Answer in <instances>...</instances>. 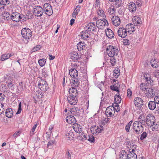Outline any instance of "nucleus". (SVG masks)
<instances>
[{
	"label": "nucleus",
	"mask_w": 159,
	"mask_h": 159,
	"mask_svg": "<svg viewBox=\"0 0 159 159\" xmlns=\"http://www.w3.org/2000/svg\"><path fill=\"white\" fill-rule=\"evenodd\" d=\"M80 137L81 138V139L83 140H85L87 139V135L84 134V133H82L80 135Z\"/></svg>",
	"instance_id": "3c124183"
},
{
	"label": "nucleus",
	"mask_w": 159,
	"mask_h": 159,
	"mask_svg": "<svg viewBox=\"0 0 159 159\" xmlns=\"http://www.w3.org/2000/svg\"><path fill=\"white\" fill-rule=\"evenodd\" d=\"M3 107L4 105L0 103V115L5 110L3 108Z\"/></svg>",
	"instance_id": "8fccbe9b"
},
{
	"label": "nucleus",
	"mask_w": 159,
	"mask_h": 159,
	"mask_svg": "<svg viewBox=\"0 0 159 159\" xmlns=\"http://www.w3.org/2000/svg\"><path fill=\"white\" fill-rule=\"evenodd\" d=\"M72 83H73V86L75 87H78L80 84L81 81L80 79L79 78H73L72 79Z\"/></svg>",
	"instance_id": "a878e982"
},
{
	"label": "nucleus",
	"mask_w": 159,
	"mask_h": 159,
	"mask_svg": "<svg viewBox=\"0 0 159 159\" xmlns=\"http://www.w3.org/2000/svg\"><path fill=\"white\" fill-rule=\"evenodd\" d=\"M12 56V55L11 54L5 53L1 55L0 60L2 61H4Z\"/></svg>",
	"instance_id": "2f4dec72"
},
{
	"label": "nucleus",
	"mask_w": 159,
	"mask_h": 159,
	"mask_svg": "<svg viewBox=\"0 0 159 159\" xmlns=\"http://www.w3.org/2000/svg\"><path fill=\"white\" fill-rule=\"evenodd\" d=\"M69 74L71 77L73 78L78 76V71L75 68H71L69 71Z\"/></svg>",
	"instance_id": "5701e85b"
},
{
	"label": "nucleus",
	"mask_w": 159,
	"mask_h": 159,
	"mask_svg": "<svg viewBox=\"0 0 159 159\" xmlns=\"http://www.w3.org/2000/svg\"><path fill=\"white\" fill-rule=\"evenodd\" d=\"M72 126L74 130L76 133H80L82 132V127L80 125L75 124V125H73Z\"/></svg>",
	"instance_id": "412c9836"
},
{
	"label": "nucleus",
	"mask_w": 159,
	"mask_h": 159,
	"mask_svg": "<svg viewBox=\"0 0 159 159\" xmlns=\"http://www.w3.org/2000/svg\"><path fill=\"white\" fill-rule=\"evenodd\" d=\"M86 45L84 42H80L77 44V49L80 51L83 50L85 48Z\"/></svg>",
	"instance_id": "c756f323"
},
{
	"label": "nucleus",
	"mask_w": 159,
	"mask_h": 159,
	"mask_svg": "<svg viewBox=\"0 0 159 159\" xmlns=\"http://www.w3.org/2000/svg\"><path fill=\"white\" fill-rule=\"evenodd\" d=\"M86 29L88 31H90V33H91V31H93L94 32H96L97 30V28L96 26L93 23H89L86 26Z\"/></svg>",
	"instance_id": "9b49d317"
},
{
	"label": "nucleus",
	"mask_w": 159,
	"mask_h": 159,
	"mask_svg": "<svg viewBox=\"0 0 159 159\" xmlns=\"http://www.w3.org/2000/svg\"><path fill=\"white\" fill-rule=\"evenodd\" d=\"M133 120H131L126 125L125 127V130L127 132H129V129L131 125V124L133 123Z\"/></svg>",
	"instance_id": "4c0bfd02"
},
{
	"label": "nucleus",
	"mask_w": 159,
	"mask_h": 159,
	"mask_svg": "<svg viewBox=\"0 0 159 159\" xmlns=\"http://www.w3.org/2000/svg\"><path fill=\"white\" fill-rule=\"evenodd\" d=\"M4 98V95L2 93H0V102H2Z\"/></svg>",
	"instance_id": "0e129e2a"
},
{
	"label": "nucleus",
	"mask_w": 159,
	"mask_h": 159,
	"mask_svg": "<svg viewBox=\"0 0 159 159\" xmlns=\"http://www.w3.org/2000/svg\"><path fill=\"white\" fill-rule=\"evenodd\" d=\"M66 121L70 124L75 125L76 122L75 118L72 116H68L66 118Z\"/></svg>",
	"instance_id": "6ab92c4d"
},
{
	"label": "nucleus",
	"mask_w": 159,
	"mask_h": 159,
	"mask_svg": "<svg viewBox=\"0 0 159 159\" xmlns=\"http://www.w3.org/2000/svg\"><path fill=\"white\" fill-rule=\"evenodd\" d=\"M146 120L147 125L150 126L153 125L155 121V117L152 115H148Z\"/></svg>",
	"instance_id": "423d86ee"
},
{
	"label": "nucleus",
	"mask_w": 159,
	"mask_h": 159,
	"mask_svg": "<svg viewBox=\"0 0 159 159\" xmlns=\"http://www.w3.org/2000/svg\"><path fill=\"white\" fill-rule=\"evenodd\" d=\"M19 89H20V90H21V91H23V90L24 88L22 82H21L19 83Z\"/></svg>",
	"instance_id": "6e6d98bb"
},
{
	"label": "nucleus",
	"mask_w": 159,
	"mask_h": 159,
	"mask_svg": "<svg viewBox=\"0 0 159 159\" xmlns=\"http://www.w3.org/2000/svg\"><path fill=\"white\" fill-rule=\"evenodd\" d=\"M118 35L122 38H124L127 35V30L124 28H120L117 31Z\"/></svg>",
	"instance_id": "f8f14e48"
},
{
	"label": "nucleus",
	"mask_w": 159,
	"mask_h": 159,
	"mask_svg": "<svg viewBox=\"0 0 159 159\" xmlns=\"http://www.w3.org/2000/svg\"><path fill=\"white\" fill-rule=\"evenodd\" d=\"M82 33L83 34L81 35V36L82 39L87 41L91 39V33H90V31H88V30H86L83 31Z\"/></svg>",
	"instance_id": "9d476101"
},
{
	"label": "nucleus",
	"mask_w": 159,
	"mask_h": 159,
	"mask_svg": "<svg viewBox=\"0 0 159 159\" xmlns=\"http://www.w3.org/2000/svg\"><path fill=\"white\" fill-rule=\"evenodd\" d=\"M130 28H131V30H129L128 32L129 33L131 31L132 32H134L135 30V28L134 26V25L132 24H130Z\"/></svg>",
	"instance_id": "5fc2aeb1"
},
{
	"label": "nucleus",
	"mask_w": 159,
	"mask_h": 159,
	"mask_svg": "<svg viewBox=\"0 0 159 159\" xmlns=\"http://www.w3.org/2000/svg\"><path fill=\"white\" fill-rule=\"evenodd\" d=\"M90 130L94 135H98L99 133V128L96 125L92 126Z\"/></svg>",
	"instance_id": "a211bd4d"
},
{
	"label": "nucleus",
	"mask_w": 159,
	"mask_h": 159,
	"mask_svg": "<svg viewBox=\"0 0 159 159\" xmlns=\"http://www.w3.org/2000/svg\"><path fill=\"white\" fill-rule=\"evenodd\" d=\"M100 16L105 18L106 16L104 13V11L102 9H100Z\"/></svg>",
	"instance_id": "864d4df0"
},
{
	"label": "nucleus",
	"mask_w": 159,
	"mask_h": 159,
	"mask_svg": "<svg viewBox=\"0 0 159 159\" xmlns=\"http://www.w3.org/2000/svg\"><path fill=\"white\" fill-rule=\"evenodd\" d=\"M119 159H128V153L125 150L120 151L119 155Z\"/></svg>",
	"instance_id": "b1692460"
},
{
	"label": "nucleus",
	"mask_w": 159,
	"mask_h": 159,
	"mask_svg": "<svg viewBox=\"0 0 159 159\" xmlns=\"http://www.w3.org/2000/svg\"><path fill=\"white\" fill-rule=\"evenodd\" d=\"M147 133L145 132H143L141 135V136L140 138V140H143L147 137Z\"/></svg>",
	"instance_id": "a18cd8bd"
},
{
	"label": "nucleus",
	"mask_w": 159,
	"mask_h": 159,
	"mask_svg": "<svg viewBox=\"0 0 159 159\" xmlns=\"http://www.w3.org/2000/svg\"><path fill=\"white\" fill-rule=\"evenodd\" d=\"M144 77L145 79V80L148 82V84L151 83V79L150 77L149 74H145L144 75Z\"/></svg>",
	"instance_id": "79ce46f5"
},
{
	"label": "nucleus",
	"mask_w": 159,
	"mask_h": 159,
	"mask_svg": "<svg viewBox=\"0 0 159 159\" xmlns=\"http://www.w3.org/2000/svg\"><path fill=\"white\" fill-rule=\"evenodd\" d=\"M154 101L157 104H159V96H156L154 98Z\"/></svg>",
	"instance_id": "338daca9"
},
{
	"label": "nucleus",
	"mask_w": 159,
	"mask_h": 159,
	"mask_svg": "<svg viewBox=\"0 0 159 159\" xmlns=\"http://www.w3.org/2000/svg\"><path fill=\"white\" fill-rule=\"evenodd\" d=\"M99 0H96L95 2L94 3L93 6L95 8H97L98 7L99 5Z\"/></svg>",
	"instance_id": "13d9d810"
},
{
	"label": "nucleus",
	"mask_w": 159,
	"mask_h": 159,
	"mask_svg": "<svg viewBox=\"0 0 159 159\" xmlns=\"http://www.w3.org/2000/svg\"><path fill=\"white\" fill-rule=\"evenodd\" d=\"M135 150L132 149L131 151H129L128 153V159H136L137 156L134 152Z\"/></svg>",
	"instance_id": "bb28decb"
},
{
	"label": "nucleus",
	"mask_w": 159,
	"mask_h": 159,
	"mask_svg": "<svg viewBox=\"0 0 159 159\" xmlns=\"http://www.w3.org/2000/svg\"><path fill=\"white\" fill-rule=\"evenodd\" d=\"M107 36L109 39H112L114 37V34L112 30L110 29L107 28L105 30Z\"/></svg>",
	"instance_id": "4be33fe9"
},
{
	"label": "nucleus",
	"mask_w": 159,
	"mask_h": 159,
	"mask_svg": "<svg viewBox=\"0 0 159 159\" xmlns=\"http://www.w3.org/2000/svg\"><path fill=\"white\" fill-rule=\"evenodd\" d=\"M38 87L41 90L44 92L46 91L49 88L46 81L42 79L39 81Z\"/></svg>",
	"instance_id": "39448f33"
},
{
	"label": "nucleus",
	"mask_w": 159,
	"mask_h": 159,
	"mask_svg": "<svg viewBox=\"0 0 159 159\" xmlns=\"http://www.w3.org/2000/svg\"><path fill=\"white\" fill-rule=\"evenodd\" d=\"M133 129L137 134L141 133L143 131V127L138 121H135L133 124Z\"/></svg>",
	"instance_id": "f03ea898"
},
{
	"label": "nucleus",
	"mask_w": 159,
	"mask_h": 159,
	"mask_svg": "<svg viewBox=\"0 0 159 159\" xmlns=\"http://www.w3.org/2000/svg\"><path fill=\"white\" fill-rule=\"evenodd\" d=\"M134 102L135 106L138 107H141L143 104V100L140 98H135Z\"/></svg>",
	"instance_id": "f3484780"
},
{
	"label": "nucleus",
	"mask_w": 159,
	"mask_h": 159,
	"mask_svg": "<svg viewBox=\"0 0 159 159\" xmlns=\"http://www.w3.org/2000/svg\"><path fill=\"white\" fill-rule=\"evenodd\" d=\"M51 5L48 3H46L44 4L43 6V10H45L46 9H48V8H50L51 7Z\"/></svg>",
	"instance_id": "09e8293b"
},
{
	"label": "nucleus",
	"mask_w": 159,
	"mask_h": 159,
	"mask_svg": "<svg viewBox=\"0 0 159 159\" xmlns=\"http://www.w3.org/2000/svg\"><path fill=\"white\" fill-rule=\"evenodd\" d=\"M120 74V70L118 68H117L114 70V75L116 78L118 77Z\"/></svg>",
	"instance_id": "a19ab883"
},
{
	"label": "nucleus",
	"mask_w": 159,
	"mask_h": 159,
	"mask_svg": "<svg viewBox=\"0 0 159 159\" xmlns=\"http://www.w3.org/2000/svg\"><path fill=\"white\" fill-rule=\"evenodd\" d=\"M71 155L70 154L69 151H67L66 154V157L67 159H71Z\"/></svg>",
	"instance_id": "052dcab7"
},
{
	"label": "nucleus",
	"mask_w": 159,
	"mask_h": 159,
	"mask_svg": "<svg viewBox=\"0 0 159 159\" xmlns=\"http://www.w3.org/2000/svg\"><path fill=\"white\" fill-rule=\"evenodd\" d=\"M67 100L68 102L71 105H75L77 103V100L76 97H73L72 95H70L67 97Z\"/></svg>",
	"instance_id": "dca6fc26"
},
{
	"label": "nucleus",
	"mask_w": 159,
	"mask_h": 159,
	"mask_svg": "<svg viewBox=\"0 0 159 159\" xmlns=\"http://www.w3.org/2000/svg\"><path fill=\"white\" fill-rule=\"evenodd\" d=\"M21 33L22 37L25 40L24 41L25 43H28V40L30 39L32 36V33L31 30L29 28H25L22 30Z\"/></svg>",
	"instance_id": "f257e3e1"
},
{
	"label": "nucleus",
	"mask_w": 159,
	"mask_h": 159,
	"mask_svg": "<svg viewBox=\"0 0 159 159\" xmlns=\"http://www.w3.org/2000/svg\"><path fill=\"white\" fill-rule=\"evenodd\" d=\"M116 10V9L114 6H111L108 8V12L110 14L113 15L115 13Z\"/></svg>",
	"instance_id": "e433bc0d"
},
{
	"label": "nucleus",
	"mask_w": 159,
	"mask_h": 159,
	"mask_svg": "<svg viewBox=\"0 0 159 159\" xmlns=\"http://www.w3.org/2000/svg\"><path fill=\"white\" fill-rule=\"evenodd\" d=\"M66 135L67 137L66 138L69 140H70L71 138H73L74 136L73 133L70 131H67L66 133Z\"/></svg>",
	"instance_id": "c9c22d12"
},
{
	"label": "nucleus",
	"mask_w": 159,
	"mask_h": 159,
	"mask_svg": "<svg viewBox=\"0 0 159 159\" xmlns=\"http://www.w3.org/2000/svg\"><path fill=\"white\" fill-rule=\"evenodd\" d=\"M115 112V108L113 106H109L106 109L105 114L107 117H111L114 116Z\"/></svg>",
	"instance_id": "1a4fd4ad"
},
{
	"label": "nucleus",
	"mask_w": 159,
	"mask_h": 159,
	"mask_svg": "<svg viewBox=\"0 0 159 159\" xmlns=\"http://www.w3.org/2000/svg\"><path fill=\"white\" fill-rule=\"evenodd\" d=\"M5 113L6 116L9 118H10L13 115V112L11 108H8L6 110Z\"/></svg>",
	"instance_id": "c85d7f7f"
},
{
	"label": "nucleus",
	"mask_w": 159,
	"mask_h": 159,
	"mask_svg": "<svg viewBox=\"0 0 159 159\" xmlns=\"http://www.w3.org/2000/svg\"><path fill=\"white\" fill-rule=\"evenodd\" d=\"M123 42L124 45H128L129 44V41L128 39H124L123 40Z\"/></svg>",
	"instance_id": "4d7b16f0"
},
{
	"label": "nucleus",
	"mask_w": 159,
	"mask_h": 159,
	"mask_svg": "<svg viewBox=\"0 0 159 159\" xmlns=\"http://www.w3.org/2000/svg\"><path fill=\"white\" fill-rule=\"evenodd\" d=\"M112 23L115 26L119 25L120 23V20L119 17L116 16L111 18Z\"/></svg>",
	"instance_id": "4468645a"
},
{
	"label": "nucleus",
	"mask_w": 159,
	"mask_h": 159,
	"mask_svg": "<svg viewBox=\"0 0 159 159\" xmlns=\"http://www.w3.org/2000/svg\"><path fill=\"white\" fill-rule=\"evenodd\" d=\"M21 18L22 17L20 13L16 12H13L10 16V18L13 21L18 22L20 20Z\"/></svg>",
	"instance_id": "0eeeda50"
},
{
	"label": "nucleus",
	"mask_w": 159,
	"mask_h": 159,
	"mask_svg": "<svg viewBox=\"0 0 159 159\" xmlns=\"http://www.w3.org/2000/svg\"><path fill=\"white\" fill-rule=\"evenodd\" d=\"M152 66L154 68H157L159 66V62L155 59L151 60L150 61Z\"/></svg>",
	"instance_id": "f704fd0d"
},
{
	"label": "nucleus",
	"mask_w": 159,
	"mask_h": 159,
	"mask_svg": "<svg viewBox=\"0 0 159 159\" xmlns=\"http://www.w3.org/2000/svg\"><path fill=\"white\" fill-rule=\"evenodd\" d=\"M108 24L107 20L105 18L100 19V29H103V26H105Z\"/></svg>",
	"instance_id": "7c9ffc66"
},
{
	"label": "nucleus",
	"mask_w": 159,
	"mask_h": 159,
	"mask_svg": "<svg viewBox=\"0 0 159 159\" xmlns=\"http://www.w3.org/2000/svg\"><path fill=\"white\" fill-rule=\"evenodd\" d=\"M108 55L110 57H114L118 54V50L117 48L112 46H109L106 49Z\"/></svg>",
	"instance_id": "7ed1b4c3"
},
{
	"label": "nucleus",
	"mask_w": 159,
	"mask_h": 159,
	"mask_svg": "<svg viewBox=\"0 0 159 159\" xmlns=\"http://www.w3.org/2000/svg\"><path fill=\"white\" fill-rule=\"evenodd\" d=\"M141 89L143 91H144L145 90H147L148 89L147 88V85L144 83H142L140 85Z\"/></svg>",
	"instance_id": "37998d69"
},
{
	"label": "nucleus",
	"mask_w": 159,
	"mask_h": 159,
	"mask_svg": "<svg viewBox=\"0 0 159 159\" xmlns=\"http://www.w3.org/2000/svg\"><path fill=\"white\" fill-rule=\"evenodd\" d=\"M88 140L91 143H93L94 141V138L92 135H90L89 136Z\"/></svg>",
	"instance_id": "de8ad7c7"
},
{
	"label": "nucleus",
	"mask_w": 159,
	"mask_h": 159,
	"mask_svg": "<svg viewBox=\"0 0 159 159\" xmlns=\"http://www.w3.org/2000/svg\"><path fill=\"white\" fill-rule=\"evenodd\" d=\"M5 81L7 85L10 84L11 83H12V81L10 79H6Z\"/></svg>",
	"instance_id": "774afa93"
},
{
	"label": "nucleus",
	"mask_w": 159,
	"mask_h": 159,
	"mask_svg": "<svg viewBox=\"0 0 159 159\" xmlns=\"http://www.w3.org/2000/svg\"><path fill=\"white\" fill-rule=\"evenodd\" d=\"M156 103L155 101H150L148 103L149 108L151 110H154L156 107Z\"/></svg>",
	"instance_id": "473e14b6"
},
{
	"label": "nucleus",
	"mask_w": 159,
	"mask_h": 159,
	"mask_svg": "<svg viewBox=\"0 0 159 159\" xmlns=\"http://www.w3.org/2000/svg\"><path fill=\"white\" fill-rule=\"evenodd\" d=\"M70 58L74 61L80 59L81 58L79 56L78 54L75 52H74L71 53Z\"/></svg>",
	"instance_id": "393cba45"
},
{
	"label": "nucleus",
	"mask_w": 159,
	"mask_h": 159,
	"mask_svg": "<svg viewBox=\"0 0 159 159\" xmlns=\"http://www.w3.org/2000/svg\"><path fill=\"white\" fill-rule=\"evenodd\" d=\"M46 62V60L45 59H42L39 60L38 62L40 66L42 67L43 66Z\"/></svg>",
	"instance_id": "ea45409f"
},
{
	"label": "nucleus",
	"mask_w": 159,
	"mask_h": 159,
	"mask_svg": "<svg viewBox=\"0 0 159 159\" xmlns=\"http://www.w3.org/2000/svg\"><path fill=\"white\" fill-rule=\"evenodd\" d=\"M111 58L110 59V62L111 64V65L112 66H114L116 64V60L115 57H111Z\"/></svg>",
	"instance_id": "49530a36"
},
{
	"label": "nucleus",
	"mask_w": 159,
	"mask_h": 159,
	"mask_svg": "<svg viewBox=\"0 0 159 159\" xmlns=\"http://www.w3.org/2000/svg\"><path fill=\"white\" fill-rule=\"evenodd\" d=\"M37 127V125H35L34 126H33L32 128L31 129V131H30V134H31L33 135L34 134V133L36 128Z\"/></svg>",
	"instance_id": "bf43d9fd"
},
{
	"label": "nucleus",
	"mask_w": 159,
	"mask_h": 159,
	"mask_svg": "<svg viewBox=\"0 0 159 159\" xmlns=\"http://www.w3.org/2000/svg\"><path fill=\"white\" fill-rule=\"evenodd\" d=\"M113 85H111L110 86L111 89L112 90L116 91L118 92H119L118 88L119 87V85L118 84V82L116 81L115 80H114L112 83Z\"/></svg>",
	"instance_id": "2eb2a0df"
},
{
	"label": "nucleus",
	"mask_w": 159,
	"mask_h": 159,
	"mask_svg": "<svg viewBox=\"0 0 159 159\" xmlns=\"http://www.w3.org/2000/svg\"><path fill=\"white\" fill-rule=\"evenodd\" d=\"M135 21L136 22V24L137 25H140L141 24V21L140 19H139L138 20H137V19L135 18Z\"/></svg>",
	"instance_id": "69168bd1"
},
{
	"label": "nucleus",
	"mask_w": 159,
	"mask_h": 159,
	"mask_svg": "<svg viewBox=\"0 0 159 159\" xmlns=\"http://www.w3.org/2000/svg\"><path fill=\"white\" fill-rule=\"evenodd\" d=\"M45 11V13L48 15L50 16L52 13V7H50V8L48 9H46L44 10Z\"/></svg>",
	"instance_id": "58836bf2"
},
{
	"label": "nucleus",
	"mask_w": 159,
	"mask_h": 159,
	"mask_svg": "<svg viewBox=\"0 0 159 159\" xmlns=\"http://www.w3.org/2000/svg\"><path fill=\"white\" fill-rule=\"evenodd\" d=\"M70 111L72 114L77 116H79L81 114L80 108L75 107L70 109Z\"/></svg>",
	"instance_id": "ddd939ff"
},
{
	"label": "nucleus",
	"mask_w": 159,
	"mask_h": 159,
	"mask_svg": "<svg viewBox=\"0 0 159 159\" xmlns=\"http://www.w3.org/2000/svg\"><path fill=\"white\" fill-rule=\"evenodd\" d=\"M128 9L131 12H135L136 10V6L135 4L133 2H131L128 5Z\"/></svg>",
	"instance_id": "aec40b11"
},
{
	"label": "nucleus",
	"mask_w": 159,
	"mask_h": 159,
	"mask_svg": "<svg viewBox=\"0 0 159 159\" xmlns=\"http://www.w3.org/2000/svg\"><path fill=\"white\" fill-rule=\"evenodd\" d=\"M114 99V100L115 101V104H119L121 102V98L120 97V95L119 93H117L115 95Z\"/></svg>",
	"instance_id": "72a5a7b5"
},
{
	"label": "nucleus",
	"mask_w": 159,
	"mask_h": 159,
	"mask_svg": "<svg viewBox=\"0 0 159 159\" xmlns=\"http://www.w3.org/2000/svg\"><path fill=\"white\" fill-rule=\"evenodd\" d=\"M21 16H22V18H21V19H22L23 20H23L26 21L27 20H28L29 19V17L28 16H24L21 15Z\"/></svg>",
	"instance_id": "680f3d73"
},
{
	"label": "nucleus",
	"mask_w": 159,
	"mask_h": 159,
	"mask_svg": "<svg viewBox=\"0 0 159 159\" xmlns=\"http://www.w3.org/2000/svg\"><path fill=\"white\" fill-rule=\"evenodd\" d=\"M18 109L17 112L16 113V114H20L21 112V102H20L19 104L18 105Z\"/></svg>",
	"instance_id": "603ef678"
},
{
	"label": "nucleus",
	"mask_w": 159,
	"mask_h": 159,
	"mask_svg": "<svg viewBox=\"0 0 159 159\" xmlns=\"http://www.w3.org/2000/svg\"><path fill=\"white\" fill-rule=\"evenodd\" d=\"M77 92V89L74 87L70 88L69 91L70 95H72L73 97H76L78 95Z\"/></svg>",
	"instance_id": "cd10ccee"
},
{
	"label": "nucleus",
	"mask_w": 159,
	"mask_h": 159,
	"mask_svg": "<svg viewBox=\"0 0 159 159\" xmlns=\"http://www.w3.org/2000/svg\"><path fill=\"white\" fill-rule=\"evenodd\" d=\"M10 3L9 0H0V3L4 5H8Z\"/></svg>",
	"instance_id": "c03bdc74"
},
{
	"label": "nucleus",
	"mask_w": 159,
	"mask_h": 159,
	"mask_svg": "<svg viewBox=\"0 0 159 159\" xmlns=\"http://www.w3.org/2000/svg\"><path fill=\"white\" fill-rule=\"evenodd\" d=\"M43 13V10L40 6H36L33 9V13L35 16L40 17L42 16Z\"/></svg>",
	"instance_id": "20e7f679"
},
{
	"label": "nucleus",
	"mask_w": 159,
	"mask_h": 159,
	"mask_svg": "<svg viewBox=\"0 0 159 159\" xmlns=\"http://www.w3.org/2000/svg\"><path fill=\"white\" fill-rule=\"evenodd\" d=\"M41 48L40 46V45H37L36 47H34L33 49L34 52L39 50Z\"/></svg>",
	"instance_id": "e2e57ef3"
},
{
	"label": "nucleus",
	"mask_w": 159,
	"mask_h": 159,
	"mask_svg": "<svg viewBox=\"0 0 159 159\" xmlns=\"http://www.w3.org/2000/svg\"><path fill=\"white\" fill-rule=\"evenodd\" d=\"M156 89L154 88H149L146 90V93H145L146 97L148 98H153L155 95V93Z\"/></svg>",
	"instance_id": "6e6552de"
}]
</instances>
